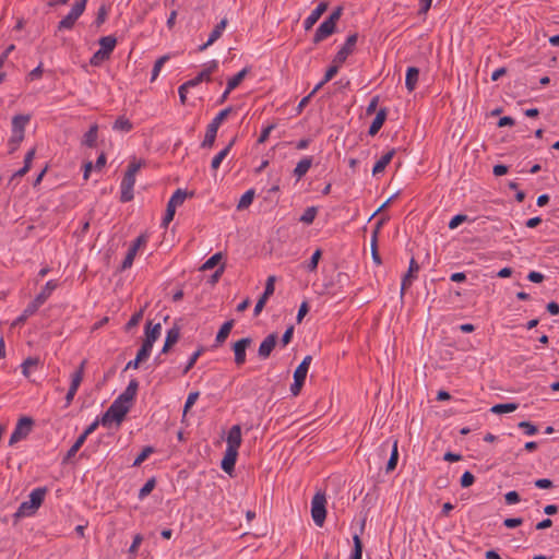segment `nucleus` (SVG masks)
<instances>
[{
	"label": "nucleus",
	"instance_id": "nucleus-1",
	"mask_svg": "<svg viewBox=\"0 0 559 559\" xmlns=\"http://www.w3.org/2000/svg\"><path fill=\"white\" fill-rule=\"evenodd\" d=\"M145 166V160L133 158L124 173V176L121 180L120 189V201L123 203L130 202L133 200V187L135 185V176L138 171Z\"/></svg>",
	"mask_w": 559,
	"mask_h": 559
},
{
	"label": "nucleus",
	"instance_id": "nucleus-2",
	"mask_svg": "<svg viewBox=\"0 0 559 559\" xmlns=\"http://www.w3.org/2000/svg\"><path fill=\"white\" fill-rule=\"evenodd\" d=\"M46 492H47V488L46 487L35 488L29 493V500L28 501H24V502H22L20 504V507H19L17 511L15 512L14 516L15 518H22V516L34 514L35 511L41 506V503H43V501L45 499Z\"/></svg>",
	"mask_w": 559,
	"mask_h": 559
},
{
	"label": "nucleus",
	"instance_id": "nucleus-3",
	"mask_svg": "<svg viewBox=\"0 0 559 559\" xmlns=\"http://www.w3.org/2000/svg\"><path fill=\"white\" fill-rule=\"evenodd\" d=\"M129 409L130 405H126L120 401L115 400L100 417V424L104 427H108L115 421L119 426L123 421Z\"/></svg>",
	"mask_w": 559,
	"mask_h": 559
},
{
	"label": "nucleus",
	"instance_id": "nucleus-4",
	"mask_svg": "<svg viewBox=\"0 0 559 559\" xmlns=\"http://www.w3.org/2000/svg\"><path fill=\"white\" fill-rule=\"evenodd\" d=\"M233 111V107H227L221 110L213 120L209 123L205 132V136L203 142L201 143L202 148H210L214 145L217 130L223 121L228 117V115Z\"/></svg>",
	"mask_w": 559,
	"mask_h": 559
},
{
	"label": "nucleus",
	"instance_id": "nucleus-5",
	"mask_svg": "<svg viewBox=\"0 0 559 559\" xmlns=\"http://www.w3.org/2000/svg\"><path fill=\"white\" fill-rule=\"evenodd\" d=\"M193 194V191L187 192L182 189H177L174 192L167 203L166 213L160 224L163 228H167L170 222L174 219L177 206L181 205L187 198H192Z\"/></svg>",
	"mask_w": 559,
	"mask_h": 559
},
{
	"label": "nucleus",
	"instance_id": "nucleus-6",
	"mask_svg": "<svg viewBox=\"0 0 559 559\" xmlns=\"http://www.w3.org/2000/svg\"><path fill=\"white\" fill-rule=\"evenodd\" d=\"M33 426H34V420L32 417H27V416L21 417L17 420L13 432L11 433L9 444L13 445V444L17 443L19 441L25 439L31 433Z\"/></svg>",
	"mask_w": 559,
	"mask_h": 559
},
{
	"label": "nucleus",
	"instance_id": "nucleus-7",
	"mask_svg": "<svg viewBox=\"0 0 559 559\" xmlns=\"http://www.w3.org/2000/svg\"><path fill=\"white\" fill-rule=\"evenodd\" d=\"M326 499L322 492H317L311 501V515L318 526H322L326 518Z\"/></svg>",
	"mask_w": 559,
	"mask_h": 559
},
{
	"label": "nucleus",
	"instance_id": "nucleus-8",
	"mask_svg": "<svg viewBox=\"0 0 559 559\" xmlns=\"http://www.w3.org/2000/svg\"><path fill=\"white\" fill-rule=\"evenodd\" d=\"M251 337H242L238 341H236L231 349L234 352V362L237 367H241L245 365L247 359V348H249L252 344Z\"/></svg>",
	"mask_w": 559,
	"mask_h": 559
},
{
	"label": "nucleus",
	"instance_id": "nucleus-9",
	"mask_svg": "<svg viewBox=\"0 0 559 559\" xmlns=\"http://www.w3.org/2000/svg\"><path fill=\"white\" fill-rule=\"evenodd\" d=\"M358 34H350L347 38L343 47L336 52L333 62L334 63H343L347 59V57L354 51V47L357 43Z\"/></svg>",
	"mask_w": 559,
	"mask_h": 559
},
{
	"label": "nucleus",
	"instance_id": "nucleus-10",
	"mask_svg": "<svg viewBox=\"0 0 559 559\" xmlns=\"http://www.w3.org/2000/svg\"><path fill=\"white\" fill-rule=\"evenodd\" d=\"M419 271V264L417 261L412 258L409 261V266L407 273L403 276L402 283H401V298L405 295V292L411 285L413 284V281L417 277V273Z\"/></svg>",
	"mask_w": 559,
	"mask_h": 559
},
{
	"label": "nucleus",
	"instance_id": "nucleus-11",
	"mask_svg": "<svg viewBox=\"0 0 559 559\" xmlns=\"http://www.w3.org/2000/svg\"><path fill=\"white\" fill-rule=\"evenodd\" d=\"M277 340H278V336H277V333H271L269 334L260 344L259 346V349H258V356L261 358V359H266L270 357L271 353L273 352V349L275 348L276 344H277Z\"/></svg>",
	"mask_w": 559,
	"mask_h": 559
},
{
	"label": "nucleus",
	"instance_id": "nucleus-12",
	"mask_svg": "<svg viewBox=\"0 0 559 559\" xmlns=\"http://www.w3.org/2000/svg\"><path fill=\"white\" fill-rule=\"evenodd\" d=\"M83 14L80 5H72L71 11L58 23V31L71 29L76 20Z\"/></svg>",
	"mask_w": 559,
	"mask_h": 559
},
{
	"label": "nucleus",
	"instance_id": "nucleus-13",
	"mask_svg": "<svg viewBox=\"0 0 559 559\" xmlns=\"http://www.w3.org/2000/svg\"><path fill=\"white\" fill-rule=\"evenodd\" d=\"M237 456H238V450L233 449L231 447L226 448L225 455L221 463V467L228 475H231V473L235 469Z\"/></svg>",
	"mask_w": 559,
	"mask_h": 559
},
{
	"label": "nucleus",
	"instance_id": "nucleus-14",
	"mask_svg": "<svg viewBox=\"0 0 559 559\" xmlns=\"http://www.w3.org/2000/svg\"><path fill=\"white\" fill-rule=\"evenodd\" d=\"M336 31V26L334 24H331L329 21H323L320 26L317 28L316 34L313 36V44H319L332 34H334Z\"/></svg>",
	"mask_w": 559,
	"mask_h": 559
},
{
	"label": "nucleus",
	"instance_id": "nucleus-15",
	"mask_svg": "<svg viewBox=\"0 0 559 559\" xmlns=\"http://www.w3.org/2000/svg\"><path fill=\"white\" fill-rule=\"evenodd\" d=\"M227 19L224 17L215 27L214 29L211 32L210 34V37L207 39L206 43H204L203 45L199 46L198 50L199 51H204L209 46H211L212 44H214L218 38H221L224 29L226 28L227 26Z\"/></svg>",
	"mask_w": 559,
	"mask_h": 559
},
{
	"label": "nucleus",
	"instance_id": "nucleus-16",
	"mask_svg": "<svg viewBox=\"0 0 559 559\" xmlns=\"http://www.w3.org/2000/svg\"><path fill=\"white\" fill-rule=\"evenodd\" d=\"M328 3L320 2L318 7L309 14V16L304 21V27L306 31H309L313 27V25L319 21L322 14L326 11Z\"/></svg>",
	"mask_w": 559,
	"mask_h": 559
},
{
	"label": "nucleus",
	"instance_id": "nucleus-17",
	"mask_svg": "<svg viewBox=\"0 0 559 559\" xmlns=\"http://www.w3.org/2000/svg\"><path fill=\"white\" fill-rule=\"evenodd\" d=\"M139 389V382L135 379H132L126 390L116 399L120 401L121 403L128 405V403H131L138 392Z\"/></svg>",
	"mask_w": 559,
	"mask_h": 559
},
{
	"label": "nucleus",
	"instance_id": "nucleus-18",
	"mask_svg": "<svg viewBox=\"0 0 559 559\" xmlns=\"http://www.w3.org/2000/svg\"><path fill=\"white\" fill-rule=\"evenodd\" d=\"M58 287V283L56 281H48L46 285L43 287L41 292L34 298V302L39 307L46 302V300L51 296L52 292Z\"/></svg>",
	"mask_w": 559,
	"mask_h": 559
},
{
	"label": "nucleus",
	"instance_id": "nucleus-19",
	"mask_svg": "<svg viewBox=\"0 0 559 559\" xmlns=\"http://www.w3.org/2000/svg\"><path fill=\"white\" fill-rule=\"evenodd\" d=\"M180 337V329L178 325H174L171 329L167 331L166 340L164 346L162 348L163 354H167L171 346L175 345Z\"/></svg>",
	"mask_w": 559,
	"mask_h": 559
},
{
	"label": "nucleus",
	"instance_id": "nucleus-20",
	"mask_svg": "<svg viewBox=\"0 0 559 559\" xmlns=\"http://www.w3.org/2000/svg\"><path fill=\"white\" fill-rule=\"evenodd\" d=\"M386 116H388V109L386 108H381L377 112L372 123L369 127V130H368V134L369 135L373 136V135H376L379 132V130L382 128V126H383V123H384V121L386 119Z\"/></svg>",
	"mask_w": 559,
	"mask_h": 559
},
{
	"label": "nucleus",
	"instance_id": "nucleus-21",
	"mask_svg": "<svg viewBox=\"0 0 559 559\" xmlns=\"http://www.w3.org/2000/svg\"><path fill=\"white\" fill-rule=\"evenodd\" d=\"M396 153L395 148L390 150L384 155L381 156V158L374 164L372 168V175L377 176L384 171L385 167L390 164L392 158L394 157Z\"/></svg>",
	"mask_w": 559,
	"mask_h": 559
},
{
	"label": "nucleus",
	"instance_id": "nucleus-22",
	"mask_svg": "<svg viewBox=\"0 0 559 559\" xmlns=\"http://www.w3.org/2000/svg\"><path fill=\"white\" fill-rule=\"evenodd\" d=\"M241 444V428L239 425L233 426L227 436V447L238 450Z\"/></svg>",
	"mask_w": 559,
	"mask_h": 559
},
{
	"label": "nucleus",
	"instance_id": "nucleus-23",
	"mask_svg": "<svg viewBox=\"0 0 559 559\" xmlns=\"http://www.w3.org/2000/svg\"><path fill=\"white\" fill-rule=\"evenodd\" d=\"M312 357L307 355L294 371V379L305 382Z\"/></svg>",
	"mask_w": 559,
	"mask_h": 559
},
{
	"label": "nucleus",
	"instance_id": "nucleus-24",
	"mask_svg": "<svg viewBox=\"0 0 559 559\" xmlns=\"http://www.w3.org/2000/svg\"><path fill=\"white\" fill-rule=\"evenodd\" d=\"M419 78V70L416 67H409L406 71L405 86L408 92H413L416 88Z\"/></svg>",
	"mask_w": 559,
	"mask_h": 559
},
{
	"label": "nucleus",
	"instance_id": "nucleus-25",
	"mask_svg": "<svg viewBox=\"0 0 559 559\" xmlns=\"http://www.w3.org/2000/svg\"><path fill=\"white\" fill-rule=\"evenodd\" d=\"M234 320H228L221 326L215 337L214 347L222 345L226 341L234 326Z\"/></svg>",
	"mask_w": 559,
	"mask_h": 559
},
{
	"label": "nucleus",
	"instance_id": "nucleus-26",
	"mask_svg": "<svg viewBox=\"0 0 559 559\" xmlns=\"http://www.w3.org/2000/svg\"><path fill=\"white\" fill-rule=\"evenodd\" d=\"M311 165L312 157H305L297 163L294 169V176L297 178V180L301 179L308 173Z\"/></svg>",
	"mask_w": 559,
	"mask_h": 559
},
{
	"label": "nucleus",
	"instance_id": "nucleus-27",
	"mask_svg": "<svg viewBox=\"0 0 559 559\" xmlns=\"http://www.w3.org/2000/svg\"><path fill=\"white\" fill-rule=\"evenodd\" d=\"M81 382L82 381L80 380V374L71 376V384L66 395V407H68L72 403Z\"/></svg>",
	"mask_w": 559,
	"mask_h": 559
},
{
	"label": "nucleus",
	"instance_id": "nucleus-28",
	"mask_svg": "<svg viewBox=\"0 0 559 559\" xmlns=\"http://www.w3.org/2000/svg\"><path fill=\"white\" fill-rule=\"evenodd\" d=\"M98 136V126L92 124L88 129V131L84 134L82 140V145H85L87 147H94L96 145Z\"/></svg>",
	"mask_w": 559,
	"mask_h": 559
},
{
	"label": "nucleus",
	"instance_id": "nucleus-29",
	"mask_svg": "<svg viewBox=\"0 0 559 559\" xmlns=\"http://www.w3.org/2000/svg\"><path fill=\"white\" fill-rule=\"evenodd\" d=\"M29 116L16 115L12 119V133H24Z\"/></svg>",
	"mask_w": 559,
	"mask_h": 559
},
{
	"label": "nucleus",
	"instance_id": "nucleus-30",
	"mask_svg": "<svg viewBox=\"0 0 559 559\" xmlns=\"http://www.w3.org/2000/svg\"><path fill=\"white\" fill-rule=\"evenodd\" d=\"M235 142H236V138L231 139V141L227 144V146L213 157L212 163H211L212 169H217L219 167L223 159L229 154Z\"/></svg>",
	"mask_w": 559,
	"mask_h": 559
},
{
	"label": "nucleus",
	"instance_id": "nucleus-31",
	"mask_svg": "<svg viewBox=\"0 0 559 559\" xmlns=\"http://www.w3.org/2000/svg\"><path fill=\"white\" fill-rule=\"evenodd\" d=\"M380 225H381V223H379L377 225V228L373 230L372 238H371V255H372L373 262L378 265H380L382 262L381 257L378 252V230H379Z\"/></svg>",
	"mask_w": 559,
	"mask_h": 559
},
{
	"label": "nucleus",
	"instance_id": "nucleus-32",
	"mask_svg": "<svg viewBox=\"0 0 559 559\" xmlns=\"http://www.w3.org/2000/svg\"><path fill=\"white\" fill-rule=\"evenodd\" d=\"M116 44H117V39L116 37L109 35V36H104L99 39V45H100V49L107 53V55H111L112 50L115 49L116 47Z\"/></svg>",
	"mask_w": 559,
	"mask_h": 559
},
{
	"label": "nucleus",
	"instance_id": "nucleus-33",
	"mask_svg": "<svg viewBox=\"0 0 559 559\" xmlns=\"http://www.w3.org/2000/svg\"><path fill=\"white\" fill-rule=\"evenodd\" d=\"M162 325L156 323L152 326V322L148 321L145 325V338L155 342L160 335Z\"/></svg>",
	"mask_w": 559,
	"mask_h": 559
},
{
	"label": "nucleus",
	"instance_id": "nucleus-34",
	"mask_svg": "<svg viewBox=\"0 0 559 559\" xmlns=\"http://www.w3.org/2000/svg\"><path fill=\"white\" fill-rule=\"evenodd\" d=\"M38 308L39 306L34 301L29 302L27 307L24 309L23 313L14 321L13 325L24 323L28 317L33 316L38 310Z\"/></svg>",
	"mask_w": 559,
	"mask_h": 559
},
{
	"label": "nucleus",
	"instance_id": "nucleus-35",
	"mask_svg": "<svg viewBox=\"0 0 559 559\" xmlns=\"http://www.w3.org/2000/svg\"><path fill=\"white\" fill-rule=\"evenodd\" d=\"M249 73V69L248 68H243L241 71H239L236 75H234L233 78H230L228 81H227V86H228V90L229 91H233L235 90L236 87H238L241 82L243 81V79L246 78V75Z\"/></svg>",
	"mask_w": 559,
	"mask_h": 559
},
{
	"label": "nucleus",
	"instance_id": "nucleus-36",
	"mask_svg": "<svg viewBox=\"0 0 559 559\" xmlns=\"http://www.w3.org/2000/svg\"><path fill=\"white\" fill-rule=\"evenodd\" d=\"M253 198H254V190L253 189H250V190L246 191L241 195V198H240V200H239V202L237 204V210L238 211H242V210L248 209L251 205V203L253 201Z\"/></svg>",
	"mask_w": 559,
	"mask_h": 559
},
{
	"label": "nucleus",
	"instance_id": "nucleus-37",
	"mask_svg": "<svg viewBox=\"0 0 559 559\" xmlns=\"http://www.w3.org/2000/svg\"><path fill=\"white\" fill-rule=\"evenodd\" d=\"M112 128L117 131L129 132L132 130L133 126L128 118H126L124 116H120L116 119Z\"/></svg>",
	"mask_w": 559,
	"mask_h": 559
},
{
	"label": "nucleus",
	"instance_id": "nucleus-38",
	"mask_svg": "<svg viewBox=\"0 0 559 559\" xmlns=\"http://www.w3.org/2000/svg\"><path fill=\"white\" fill-rule=\"evenodd\" d=\"M397 460H399L397 440H395L393 442L391 455H390V459H389L386 467H385L386 473H390L395 469V467L397 465Z\"/></svg>",
	"mask_w": 559,
	"mask_h": 559
},
{
	"label": "nucleus",
	"instance_id": "nucleus-39",
	"mask_svg": "<svg viewBox=\"0 0 559 559\" xmlns=\"http://www.w3.org/2000/svg\"><path fill=\"white\" fill-rule=\"evenodd\" d=\"M353 544L354 547L349 559H361L364 545L359 535L355 534L353 536Z\"/></svg>",
	"mask_w": 559,
	"mask_h": 559
},
{
	"label": "nucleus",
	"instance_id": "nucleus-40",
	"mask_svg": "<svg viewBox=\"0 0 559 559\" xmlns=\"http://www.w3.org/2000/svg\"><path fill=\"white\" fill-rule=\"evenodd\" d=\"M518 408V404L515 403H504V404H496L491 407V412L493 414H507L512 413Z\"/></svg>",
	"mask_w": 559,
	"mask_h": 559
},
{
	"label": "nucleus",
	"instance_id": "nucleus-41",
	"mask_svg": "<svg viewBox=\"0 0 559 559\" xmlns=\"http://www.w3.org/2000/svg\"><path fill=\"white\" fill-rule=\"evenodd\" d=\"M147 307V305H145L143 308H141L138 312L133 313L132 317L130 318V320L127 322L126 326H124V330L128 332L130 330H132L133 328H135L140 321L142 320L143 318V314H144V311H145V308Z\"/></svg>",
	"mask_w": 559,
	"mask_h": 559
},
{
	"label": "nucleus",
	"instance_id": "nucleus-42",
	"mask_svg": "<svg viewBox=\"0 0 559 559\" xmlns=\"http://www.w3.org/2000/svg\"><path fill=\"white\" fill-rule=\"evenodd\" d=\"M86 441L85 436L80 435L75 442L72 444V447L68 450L67 455L64 457V461H69L71 457H73L78 451L81 449V447Z\"/></svg>",
	"mask_w": 559,
	"mask_h": 559
},
{
	"label": "nucleus",
	"instance_id": "nucleus-43",
	"mask_svg": "<svg viewBox=\"0 0 559 559\" xmlns=\"http://www.w3.org/2000/svg\"><path fill=\"white\" fill-rule=\"evenodd\" d=\"M223 259V253L222 252H216L215 254H213L211 258H209L201 266V270L202 271H206V270H212L214 269L216 265H218L221 263Z\"/></svg>",
	"mask_w": 559,
	"mask_h": 559
},
{
	"label": "nucleus",
	"instance_id": "nucleus-44",
	"mask_svg": "<svg viewBox=\"0 0 559 559\" xmlns=\"http://www.w3.org/2000/svg\"><path fill=\"white\" fill-rule=\"evenodd\" d=\"M204 353V347L200 346L189 358L186 367L182 370L183 374H187L195 365L199 357Z\"/></svg>",
	"mask_w": 559,
	"mask_h": 559
},
{
	"label": "nucleus",
	"instance_id": "nucleus-45",
	"mask_svg": "<svg viewBox=\"0 0 559 559\" xmlns=\"http://www.w3.org/2000/svg\"><path fill=\"white\" fill-rule=\"evenodd\" d=\"M318 213V209L316 206H310L305 210L299 221L305 224H312Z\"/></svg>",
	"mask_w": 559,
	"mask_h": 559
},
{
	"label": "nucleus",
	"instance_id": "nucleus-46",
	"mask_svg": "<svg viewBox=\"0 0 559 559\" xmlns=\"http://www.w3.org/2000/svg\"><path fill=\"white\" fill-rule=\"evenodd\" d=\"M155 452V449L151 445H146L142 449V451L138 454L133 462V466H140L152 453Z\"/></svg>",
	"mask_w": 559,
	"mask_h": 559
},
{
	"label": "nucleus",
	"instance_id": "nucleus-47",
	"mask_svg": "<svg viewBox=\"0 0 559 559\" xmlns=\"http://www.w3.org/2000/svg\"><path fill=\"white\" fill-rule=\"evenodd\" d=\"M169 60V56L168 55H165V56H162L160 58H158L155 63H154V67H153V70H152V78H151V81H155L157 79V76L159 75V72L163 68V66L165 64V62H167Z\"/></svg>",
	"mask_w": 559,
	"mask_h": 559
},
{
	"label": "nucleus",
	"instance_id": "nucleus-48",
	"mask_svg": "<svg viewBox=\"0 0 559 559\" xmlns=\"http://www.w3.org/2000/svg\"><path fill=\"white\" fill-rule=\"evenodd\" d=\"M156 486V479L154 477L147 479L144 486L139 491V499H144L148 496Z\"/></svg>",
	"mask_w": 559,
	"mask_h": 559
},
{
	"label": "nucleus",
	"instance_id": "nucleus-49",
	"mask_svg": "<svg viewBox=\"0 0 559 559\" xmlns=\"http://www.w3.org/2000/svg\"><path fill=\"white\" fill-rule=\"evenodd\" d=\"M110 58L109 55L105 53L100 48L94 52L92 56L90 63L94 67L100 66L105 60H108Z\"/></svg>",
	"mask_w": 559,
	"mask_h": 559
},
{
	"label": "nucleus",
	"instance_id": "nucleus-50",
	"mask_svg": "<svg viewBox=\"0 0 559 559\" xmlns=\"http://www.w3.org/2000/svg\"><path fill=\"white\" fill-rule=\"evenodd\" d=\"M135 255H136V248H129V250L121 263V270H127V269L131 267Z\"/></svg>",
	"mask_w": 559,
	"mask_h": 559
},
{
	"label": "nucleus",
	"instance_id": "nucleus-51",
	"mask_svg": "<svg viewBox=\"0 0 559 559\" xmlns=\"http://www.w3.org/2000/svg\"><path fill=\"white\" fill-rule=\"evenodd\" d=\"M203 81H211V78L207 75V71L202 70L195 78L187 81L186 85H189L190 87H194Z\"/></svg>",
	"mask_w": 559,
	"mask_h": 559
},
{
	"label": "nucleus",
	"instance_id": "nucleus-52",
	"mask_svg": "<svg viewBox=\"0 0 559 559\" xmlns=\"http://www.w3.org/2000/svg\"><path fill=\"white\" fill-rule=\"evenodd\" d=\"M321 257H322V251H321L320 249H317V250L313 252V254H312V257H311V259H310L309 263L307 264V270H308L309 272H313V271H316V270H317V267H318V263H319V260L321 259Z\"/></svg>",
	"mask_w": 559,
	"mask_h": 559
},
{
	"label": "nucleus",
	"instance_id": "nucleus-53",
	"mask_svg": "<svg viewBox=\"0 0 559 559\" xmlns=\"http://www.w3.org/2000/svg\"><path fill=\"white\" fill-rule=\"evenodd\" d=\"M199 395H200V393L198 391L189 393L187 401L185 403V407H183V416H186V414L189 412V409L194 405V403L199 399Z\"/></svg>",
	"mask_w": 559,
	"mask_h": 559
},
{
	"label": "nucleus",
	"instance_id": "nucleus-54",
	"mask_svg": "<svg viewBox=\"0 0 559 559\" xmlns=\"http://www.w3.org/2000/svg\"><path fill=\"white\" fill-rule=\"evenodd\" d=\"M275 281H276V277L274 275H270L267 277L266 283H265V289H264V293L262 295H264L267 298H270L274 294Z\"/></svg>",
	"mask_w": 559,
	"mask_h": 559
},
{
	"label": "nucleus",
	"instance_id": "nucleus-55",
	"mask_svg": "<svg viewBox=\"0 0 559 559\" xmlns=\"http://www.w3.org/2000/svg\"><path fill=\"white\" fill-rule=\"evenodd\" d=\"M518 426H519V428L523 429L524 432L528 436H533L538 431L537 427L530 421H525V420L521 421V423H519Z\"/></svg>",
	"mask_w": 559,
	"mask_h": 559
},
{
	"label": "nucleus",
	"instance_id": "nucleus-56",
	"mask_svg": "<svg viewBox=\"0 0 559 559\" xmlns=\"http://www.w3.org/2000/svg\"><path fill=\"white\" fill-rule=\"evenodd\" d=\"M23 139H24V133H12V136L9 141V144L11 145L10 153H13L17 148V146L23 141Z\"/></svg>",
	"mask_w": 559,
	"mask_h": 559
},
{
	"label": "nucleus",
	"instance_id": "nucleus-57",
	"mask_svg": "<svg viewBox=\"0 0 559 559\" xmlns=\"http://www.w3.org/2000/svg\"><path fill=\"white\" fill-rule=\"evenodd\" d=\"M466 221H467V215L457 214V215L453 216L451 218V221L449 222V228L455 229L456 227H459L462 223H464Z\"/></svg>",
	"mask_w": 559,
	"mask_h": 559
},
{
	"label": "nucleus",
	"instance_id": "nucleus-58",
	"mask_svg": "<svg viewBox=\"0 0 559 559\" xmlns=\"http://www.w3.org/2000/svg\"><path fill=\"white\" fill-rule=\"evenodd\" d=\"M106 19H107V9L105 5H102V7H99V9L97 11V15H96L94 23L97 27H99L102 24L105 23Z\"/></svg>",
	"mask_w": 559,
	"mask_h": 559
},
{
	"label": "nucleus",
	"instance_id": "nucleus-59",
	"mask_svg": "<svg viewBox=\"0 0 559 559\" xmlns=\"http://www.w3.org/2000/svg\"><path fill=\"white\" fill-rule=\"evenodd\" d=\"M460 481H461V486H462L463 488H467V487H469V486H472V485L474 484V481H475V477H474V475H473L471 472L466 471V472L462 475V477H461V480H460Z\"/></svg>",
	"mask_w": 559,
	"mask_h": 559
},
{
	"label": "nucleus",
	"instance_id": "nucleus-60",
	"mask_svg": "<svg viewBox=\"0 0 559 559\" xmlns=\"http://www.w3.org/2000/svg\"><path fill=\"white\" fill-rule=\"evenodd\" d=\"M224 271H225V264H221L218 266V269L211 275V277L209 278L207 283L210 285H212V286L215 285L219 281V278L223 275Z\"/></svg>",
	"mask_w": 559,
	"mask_h": 559
},
{
	"label": "nucleus",
	"instance_id": "nucleus-61",
	"mask_svg": "<svg viewBox=\"0 0 559 559\" xmlns=\"http://www.w3.org/2000/svg\"><path fill=\"white\" fill-rule=\"evenodd\" d=\"M275 127H276L275 124H270V126H267L266 128H264V129L261 131V133H260V136H259V139H258V143H259V144H262V143L266 142V140H267V139H269V136H270V133L272 132V130H274V129H275Z\"/></svg>",
	"mask_w": 559,
	"mask_h": 559
},
{
	"label": "nucleus",
	"instance_id": "nucleus-62",
	"mask_svg": "<svg viewBox=\"0 0 559 559\" xmlns=\"http://www.w3.org/2000/svg\"><path fill=\"white\" fill-rule=\"evenodd\" d=\"M523 519L522 518H509L503 521V525L508 528H515L520 525H522Z\"/></svg>",
	"mask_w": 559,
	"mask_h": 559
},
{
	"label": "nucleus",
	"instance_id": "nucleus-63",
	"mask_svg": "<svg viewBox=\"0 0 559 559\" xmlns=\"http://www.w3.org/2000/svg\"><path fill=\"white\" fill-rule=\"evenodd\" d=\"M267 299H269V298H267L266 296H264V295H262V296L258 299V301H257V304H255V307H254V309H253V316H254V317H258V316L261 313V311L263 310V308H264V306H265V304H266Z\"/></svg>",
	"mask_w": 559,
	"mask_h": 559
},
{
	"label": "nucleus",
	"instance_id": "nucleus-64",
	"mask_svg": "<svg viewBox=\"0 0 559 559\" xmlns=\"http://www.w3.org/2000/svg\"><path fill=\"white\" fill-rule=\"evenodd\" d=\"M338 64H340V63H334L333 66H331V67L326 70V72H325V74H324V78H323V81H324V82H326V83H328L329 81H331V80L336 75V73L338 72Z\"/></svg>",
	"mask_w": 559,
	"mask_h": 559
}]
</instances>
